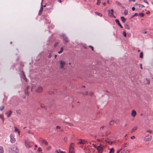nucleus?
<instances>
[{"label": "nucleus", "instance_id": "f257e3e1", "mask_svg": "<svg viewBox=\"0 0 153 153\" xmlns=\"http://www.w3.org/2000/svg\"><path fill=\"white\" fill-rule=\"evenodd\" d=\"M10 152L11 153H18L19 150L17 147L15 146L10 148Z\"/></svg>", "mask_w": 153, "mask_h": 153}, {"label": "nucleus", "instance_id": "f03ea898", "mask_svg": "<svg viewBox=\"0 0 153 153\" xmlns=\"http://www.w3.org/2000/svg\"><path fill=\"white\" fill-rule=\"evenodd\" d=\"M61 36L62 37L64 41L66 43H67L69 41L68 39L65 34L63 33L62 34Z\"/></svg>", "mask_w": 153, "mask_h": 153}, {"label": "nucleus", "instance_id": "7ed1b4c3", "mask_svg": "<svg viewBox=\"0 0 153 153\" xmlns=\"http://www.w3.org/2000/svg\"><path fill=\"white\" fill-rule=\"evenodd\" d=\"M15 135L13 134H11L10 135V142L12 143H14L16 139L14 138Z\"/></svg>", "mask_w": 153, "mask_h": 153}, {"label": "nucleus", "instance_id": "20e7f679", "mask_svg": "<svg viewBox=\"0 0 153 153\" xmlns=\"http://www.w3.org/2000/svg\"><path fill=\"white\" fill-rule=\"evenodd\" d=\"M25 145L27 148H30L33 146V143L30 141H25Z\"/></svg>", "mask_w": 153, "mask_h": 153}, {"label": "nucleus", "instance_id": "39448f33", "mask_svg": "<svg viewBox=\"0 0 153 153\" xmlns=\"http://www.w3.org/2000/svg\"><path fill=\"white\" fill-rule=\"evenodd\" d=\"M97 149L98 150V153H102L103 150V146L100 144L99 146H97Z\"/></svg>", "mask_w": 153, "mask_h": 153}, {"label": "nucleus", "instance_id": "423d86ee", "mask_svg": "<svg viewBox=\"0 0 153 153\" xmlns=\"http://www.w3.org/2000/svg\"><path fill=\"white\" fill-rule=\"evenodd\" d=\"M152 136L151 135H149L144 138V140L145 141H149L152 139Z\"/></svg>", "mask_w": 153, "mask_h": 153}, {"label": "nucleus", "instance_id": "0eeeda50", "mask_svg": "<svg viewBox=\"0 0 153 153\" xmlns=\"http://www.w3.org/2000/svg\"><path fill=\"white\" fill-rule=\"evenodd\" d=\"M108 16L111 17H112L113 16V12L114 10L113 9L111 10H108Z\"/></svg>", "mask_w": 153, "mask_h": 153}, {"label": "nucleus", "instance_id": "6e6552de", "mask_svg": "<svg viewBox=\"0 0 153 153\" xmlns=\"http://www.w3.org/2000/svg\"><path fill=\"white\" fill-rule=\"evenodd\" d=\"M60 62V66L59 68L61 69H63L64 68L63 65L65 64V62L63 61L62 60H60L59 61Z\"/></svg>", "mask_w": 153, "mask_h": 153}, {"label": "nucleus", "instance_id": "1a4fd4ad", "mask_svg": "<svg viewBox=\"0 0 153 153\" xmlns=\"http://www.w3.org/2000/svg\"><path fill=\"white\" fill-rule=\"evenodd\" d=\"M42 88L41 86H39L38 88L36 90V91L37 93H40L42 92Z\"/></svg>", "mask_w": 153, "mask_h": 153}, {"label": "nucleus", "instance_id": "9d476101", "mask_svg": "<svg viewBox=\"0 0 153 153\" xmlns=\"http://www.w3.org/2000/svg\"><path fill=\"white\" fill-rule=\"evenodd\" d=\"M39 141L43 144L47 145L48 144L47 142L45 141V140L42 139V138H40L39 139Z\"/></svg>", "mask_w": 153, "mask_h": 153}, {"label": "nucleus", "instance_id": "9b49d317", "mask_svg": "<svg viewBox=\"0 0 153 153\" xmlns=\"http://www.w3.org/2000/svg\"><path fill=\"white\" fill-rule=\"evenodd\" d=\"M43 1V0H42V2L41 3V7L39 9V13L38 14L39 15H40L41 14V13L43 10V5H42Z\"/></svg>", "mask_w": 153, "mask_h": 153}, {"label": "nucleus", "instance_id": "f8f14e48", "mask_svg": "<svg viewBox=\"0 0 153 153\" xmlns=\"http://www.w3.org/2000/svg\"><path fill=\"white\" fill-rule=\"evenodd\" d=\"M12 113V111L11 110H10L7 112L5 113L6 115L7 116V117H10Z\"/></svg>", "mask_w": 153, "mask_h": 153}, {"label": "nucleus", "instance_id": "ddd939ff", "mask_svg": "<svg viewBox=\"0 0 153 153\" xmlns=\"http://www.w3.org/2000/svg\"><path fill=\"white\" fill-rule=\"evenodd\" d=\"M115 21L116 23L119 26H120L121 28H123V26L121 25V24H120V22L119 21V20L118 19H116L115 20Z\"/></svg>", "mask_w": 153, "mask_h": 153}, {"label": "nucleus", "instance_id": "4468645a", "mask_svg": "<svg viewBox=\"0 0 153 153\" xmlns=\"http://www.w3.org/2000/svg\"><path fill=\"white\" fill-rule=\"evenodd\" d=\"M136 115V112L134 110L132 111L131 115L133 117H134Z\"/></svg>", "mask_w": 153, "mask_h": 153}, {"label": "nucleus", "instance_id": "2eb2a0df", "mask_svg": "<svg viewBox=\"0 0 153 153\" xmlns=\"http://www.w3.org/2000/svg\"><path fill=\"white\" fill-rule=\"evenodd\" d=\"M121 153H129V152L128 149H125L122 151Z\"/></svg>", "mask_w": 153, "mask_h": 153}, {"label": "nucleus", "instance_id": "dca6fc26", "mask_svg": "<svg viewBox=\"0 0 153 153\" xmlns=\"http://www.w3.org/2000/svg\"><path fill=\"white\" fill-rule=\"evenodd\" d=\"M28 88H29V87L27 86V88H26V89H25V94L27 95H29V93L28 92Z\"/></svg>", "mask_w": 153, "mask_h": 153}, {"label": "nucleus", "instance_id": "f3484780", "mask_svg": "<svg viewBox=\"0 0 153 153\" xmlns=\"http://www.w3.org/2000/svg\"><path fill=\"white\" fill-rule=\"evenodd\" d=\"M120 18L121 20L123 23H124L126 21V19L123 16H121Z\"/></svg>", "mask_w": 153, "mask_h": 153}, {"label": "nucleus", "instance_id": "a211bd4d", "mask_svg": "<svg viewBox=\"0 0 153 153\" xmlns=\"http://www.w3.org/2000/svg\"><path fill=\"white\" fill-rule=\"evenodd\" d=\"M4 150L2 146H0V153H4Z\"/></svg>", "mask_w": 153, "mask_h": 153}, {"label": "nucleus", "instance_id": "6ab92c4d", "mask_svg": "<svg viewBox=\"0 0 153 153\" xmlns=\"http://www.w3.org/2000/svg\"><path fill=\"white\" fill-rule=\"evenodd\" d=\"M74 145L73 143H72L69 146V149H74Z\"/></svg>", "mask_w": 153, "mask_h": 153}, {"label": "nucleus", "instance_id": "aec40b11", "mask_svg": "<svg viewBox=\"0 0 153 153\" xmlns=\"http://www.w3.org/2000/svg\"><path fill=\"white\" fill-rule=\"evenodd\" d=\"M80 141L79 142V144H84L85 143V141L83 140L82 139H80Z\"/></svg>", "mask_w": 153, "mask_h": 153}, {"label": "nucleus", "instance_id": "412c9836", "mask_svg": "<svg viewBox=\"0 0 153 153\" xmlns=\"http://www.w3.org/2000/svg\"><path fill=\"white\" fill-rule=\"evenodd\" d=\"M124 26H125V28H126L127 29H128V30L130 29V27H129V26L127 24H125Z\"/></svg>", "mask_w": 153, "mask_h": 153}, {"label": "nucleus", "instance_id": "4be33fe9", "mask_svg": "<svg viewBox=\"0 0 153 153\" xmlns=\"http://www.w3.org/2000/svg\"><path fill=\"white\" fill-rule=\"evenodd\" d=\"M137 127L136 126L134 127L132 130L131 131V133H133L134 132V131L136 130L137 129Z\"/></svg>", "mask_w": 153, "mask_h": 153}, {"label": "nucleus", "instance_id": "5701e85b", "mask_svg": "<svg viewBox=\"0 0 153 153\" xmlns=\"http://www.w3.org/2000/svg\"><path fill=\"white\" fill-rule=\"evenodd\" d=\"M115 3L118 5L120 6V7H122V6L121 3L117 1H115Z\"/></svg>", "mask_w": 153, "mask_h": 153}, {"label": "nucleus", "instance_id": "b1692460", "mask_svg": "<svg viewBox=\"0 0 153 153\" xmlns=\"http://www.w3.org/2000/svg\"><path fill=\"white\" fill-rule=\"evenodd\" d=\"M95 13L96 15H97L99 16H102V15L101 13L98 12H95Z\"/></svg>", "mask_w": 153, "mask_h": 153}, {"label": "nucleus", "instance_id": "393cba45", "mask_svg": "<svg viewBox=\"0 0 153 153\" xmlns=\"http://www.w3.org/2000/svg\"><path fill=\"white\" fill-rule=\"evenodd\" d=\"M74 149H69V153H74Z\"/></svg>", "mask_w": 153, "mask_h": 153}, {"label": "nucleus", "instance_id": "a878e982", "mask_svg": "<svg viewBox=\"0 0 153 153\" xmlns=\"http://www.w3.org/2000/svg\"><path fill=\"white\" fill-rule=\"evenodd\" d=\"M114 152V149L113 148H112L110 149L109 153H113Z\"/></svg>", "mask_w": 153, "mask_h": 153}, {"label": "nucleus", "instance_id": "bb28decb", "mask_svg": "<svg viewBox=\"0 0 153 153\" xmlns=\"http://www.w3.org/2000/svg\"><path fill=\"white\" fill-rule=\"evenodd\" d=\"M128 10H124V15H126L128 14Z\"/></svg>", "mask_w": 153, "mask_h": 153}, {"label": "nucleus", "instance_id": "cd10ccee", "mask_svg": "<svg viewBox=\"0 0 153 153\" xmlns=\"http://www.w3.org/2000/svg\"><path fill=\"white\" fill-rule=\"evenodd\" d=\"M0 119L2 120L3 123L4 122V118L3 115H0Z\"/></svg>", "mask_w": 153, "mask_h": 153}, {"label": "nucleus", "instance_id": "c85d7f7f", "mask_svg": "<svg viewBox=\"0 0 153 153\" xmlns=\"http://www.w3.org/2000/svg\"><path fill=\"white\" fill-rule=\"evenodd\" d=\"M128 145V143H124V144H123V145H122V147L123 148V147H126Z\"/></svg>", "mask_w": 153, "mask_h": 153}, {"label": "nucleus", "instance_id": "c756f323", "mask_svg": "<svg viewBox=\"0 0 153 153\" xmlns=\"http://www.w3.org/2000/svg\"><path fill=\"white\" fill-rule=\"evenodd\" d=\"M63 48H61V50H60V51H58V53H59V54H60L61 53H62L63 51Z\"/></svg>", "mask_w": 153, "mask_h": 153}, {"label": "nucleus", "instance_id": "7c9ffc66", "mask_svg": "<svg viewBox=\"0 0 153 153\" xmlns=\"http://www.w3.org/2000/svg\"><path fill=\"white\" fill-rule=\"evenodd\" d=\"M115 122L114 120H112L111 121L110 123H109V125H112L113 124H114Z\"/></svg>", "mask_w": 153, "mask_h": 153}, {"label": "nucleus", "instance_id": "2f4dec72", "mask_svg": "<svg viewBox=\"0 0 153 153\" xmlns=\"http://www.w3.org/2000/svg\"><path fill=\"white\" fill-rule=\"evenodd\" d=\"M140 58H142L143 57V52H140Z\"/></svg>", "mask_w": 153, "mask_h": 153}, {"label": "nucleus", "instance_id": "473e14b6", "mask_svg": "<svg viewBox=\"0 0 153 153\" xmlns=\"http://www.w3.org/2000/svg\"><path fill=\"white\" fill-rule=\"evenodd\" d=\"M138 15V14L137 13H136L134 14L131 17V18H133L134 16H137Z\"/></svg>", "mask_w": 153, "mask_h": 153}, {"label": "nucleus", "instance_id": "72a5a7b5", "mask_svg": "<svg viewBox=\"0 0 153 153\" xmlns=\"http://www.w3.org/2000/svg\"><path fill=\"white\" fill-rule=\"evenodd\" d=\"M97 5H100V0H97Z\"/></svg>", "mask_w": 153, "mask_h": 153}, {"label": "nucleus", "instance_id": "f704fd0d", "mask_svg": "<svg viewBox=\"0 0 153 153\" xmlns=\"http://www.w3.org/2000/svg\"><path fill=\"white\" fill-rule=\"evenodd\" d=\"M139 15L141 16L142 17H143L144 16V14L142 13H139Z\"/></svg>", "mask_w": 153, "mask_h": 153}, {"label": "nucleus", "instance_id": "c9c22d12", "mask_svg": "<svg viewBox=\"0 0 153 153\" xmlns=\"http://www.w3.org/2000/svg\"><path fill=\"white\" fill-rule=\"evenodd\" d=\"M123 34L124 37H126V34L125 31H123Z\"/></svg>", "mask_w": 153, "mask_h": 153}, {"label": "nucleus", "instance_id": "e433bc0d", "mask_svg": "<svg viewBox=\"0 0 153 153\" xmlns=\"http://www.w3.org/2000/svg\"><path fill=\"white\" fill-rule=\"evenodd\" d=\"M4 106H1L0 107V110L1 111H2V110H3L4 109Z\"/></svg>", "mask_w": 153, "mask_h": 153}, {"label": "nucleus", "instance_id": "4c0bfd02", "mask_svg": "<svg viewBox=\"0 0 153 153\" xmlns=\"http://www.w3.org/2000/svg\"><path fill=\"white\" fill-rule=\"evenodd\" d=\"M16 112L17 113L20 114L21 112V111L20 110H18L16 111Z\"/></svg>", "mask_w": 153, "mask_h": 153}, {"label": "nucleus", "instance_id": "58836bf2", "mask_svg": "<svg viewBox=\"0 0 153 153\" xmlns=\"http://www.w3.org/2000/svg\"><path fill=\"white\" fill-rule=\"evenodd\" d=\"M139 7H141V8H142L143 7H144V6L142 4H139Z\"/></svg>", "mask_w": 153, "mask_h": 153}, {"label": "nucleus", "instance_id": "ea45409f", "mask_svg": "<svg viewBox=\"0 0 153 153\" xmlns=\"http://www.w3.org/2000/svg\"><path fill=\"white\" fill-rule=\"evenodd\" d=\"M23 79L25 80H26V78L25 76V74H23Z\"/></svg>", "mask_w": 153, "mask_h": 153}, {"label": "nucleus", "instance_id": "a19ab883", "mask_svg": "<svg viewBox=\"0 0 153 153\" xmlns=\"http://www.w3.org/2000/svg\"><path fill=\"white\" fill-rule=\"evenodd\" d=\"M56 128L57 129H60L61 128V127L59 126H57L56 127Z\"/></svg>", "mask_w": 153, "mask_h": 153}, {"label": "nucleus", "instance_id": "79ce46f5", "mask_svg": "<svg viewBox=\"0 0 153 153\" xmlns=\"http://www.w3.org/2000/svg\"><path fill=\"white\" fill-rule=\"evenodd\" d=\"M14 128H15L14 131H17L18 132L19 131L18 129L16 127H14Z\"/></svg>", "mask_w": 153, "mask_h": 153}, {"label": "nucleus", "instance_id": "37998d69", "mask_svg": "<svg viewBox=\"0 0 153 153\" xmlns=\"http://www.w3.org/2000/svg\"><path fill=\"white\" fill-rule=\"evenodd\" d=\"M88 94V92L86 91L83 94V95H87Z\"/></svg>", "mask_w": 153, "mask_h": 153}, {"label": "nucleus", "instance_id": "c03bdc74", "mask_svg": "<svg viewBox=\"0 0 153 153\" xmlns=\"http://www.w3.org/2000/svg\"><path fill=\"white\" fill-rule=\"evenodd\" d=\"M146 132H149L150 133H152V130H147L146 131Z\"/></svg>", "mask_w": 153, "mask_h": 153}, {"label": "nucleus", "instance_id": "a18cd8bd", "mask_svg": "<svg viewBox=\"0 0 153 153\" xmlns=\"http://www.w3.org/2000/svg\"><path fill=\"white\" fill-rule=\"evenodd\" d=\"M89 47L90 48H91V49L92 50H94V48H93V47L91 46V45H89Z\"/></svg>", "mask_w": 153, "mask_h": 153}, {"label": "nucleus", "instance_id": "49530a36", "mask_svg": "<svg viewBox=\"0 0 153 153\" xmlns=\"http://www.w3.org/2000/svg\"><path fill=\"white\" fill-rule=\"evenodd\" d=\"M122 149V148L120 149L119 150H118L117 152V153H119L121 150Z\"/></svg>", "mask_w": 153, "mask_h": 153}, {"label": "nucleus", "instance_id": "de8ad7c7", "mask_svg": "<svg viewBox=\"0 0 153 153\" xmlns=\"http://www.w3.org/2000/svg\"><path fill=\"white\" fill-rule=\"evenodd\" d=\"M38 151L39 152H41V151H42V149L40 147H39L38 148Z\"/></svg>", "mask_w": 153, "mask_h": 153}, {"label": "nucleus", "instance_id": "09e8293b", "mask_svg": "<svg viewBox=\"0 0 153 153\" xmlns=\"http://www.w3.org/2000/svg\"><path fill=\"white\" fill-rule=\"evenodd\" d=\"M28 132L30 134H32V135L33 134V133L32 132H30V131H28Z\"/></svg>", "mask_w": 153, "mask_h": 153}, {"label": "nucleus", "instance_id": "8fccbe9b", "mask_svg": "<svg viewBox=\"0 0 153 153\" xmlns=\"http://www.w3.org/2000/svg\"><path fill=\"white\" fill-rule=\"evenodd\" d=\"M93 146H94V147L95 148H96L97 149V146L95 144H93Z\"/></svg>", "mask_w": 153, "mask_h": 153}, {"label": "nucleus", "instance_id": "3c124183", "mask_svg": "<svg viewBox=\"0 0 153 153\" xmlns=\"http://www.w3.org/2000/svg\"><path fill=\"white\" fill-rule=\"evenodd\" d=\"M89 94L91 95V96H92L93 95V93L92 92H90V93H89Z\"/></svg>", "mask_w": 153, "mask_h": 153}, {"label": "nucleus", "instance_id": "603ef678", "mask_svg": "<svg viewBox=\"0 0 153 153\" xmlns=\"http://www.w3.org/2000/svg\"><path fill=\"white\" fill-rule=\"evenodd\" d=\"M135 138V136H132V137H131V139H133Z\"/></svg>", "mask_w": 153, "mask_h": 153}, {"label": "nucleus", "instance_id": "864d4df0", "mask_svg": "<svg viewBox=\"0 0 153 153\" xmlns=\"http://www.w3.org/2000/svg\"><path fill=\"white\" fill-rule=\"evenodd\" d=\"M135 10V8L134 7H133L132 8V10H133V11H134V10Z\"/></svg>", "mask_w": 153, "mask_h": 153}, {"label": "nucleus", "instance_id": "5fc2aeb1", "mask_svg": "<svg viewBox=\"0 0 153 153\" xmlns=\"http://www.w3.org/2000/svg\"><path fill=\"white\" fill-rule=\"evenodd\" d=\"M67 137H65L64 138V140L65 141H66V140H67Z\"/></svg>", "mask_w": 153, "mask_h": 153}, {"label": "nucleus", "instance_id": "6e6d98bb", "mask_svg": "<svg viewBox=\"0 0 153 153\" xmlns=\"http://www.w3.org/2000/svg\"><path fill=\"white\" fill-rule=\"evenodd\" d=\"M105 142L106 143H108V144H110V141H107V140H105Z\"/></svg>", "mask_w": 153, "mask_h": 153}, {"label": "nucleus", "instance_id": "4d7b16f0", "mask_svg": "<svg viewBox=\"0 0 153 153\" xmlns=\"http://www.w3.org/2000/svg\"><path fill=\"white\" fill-rule=\"evenodd\" d=\"M59 151L60 152V153H65L63 151H61L59 149Z\"/></svg>", "mask_w": 153, "mask_h": 153}, {"label": "nucleus", "instance_id": "13d9d810", "mask_svg": "<svg viewBox=\"0 0 153 153\" xmlns=\"http://www.w3.org/2000/svg\"><path fill=\"white\" fill-rule=\"evenodd\" d=\"M143 1L144 2H145V3H147V4L148 3L147 1L146 0H144Z\"/></svg>", "mask_w": 153, "mask_h": 153}, {"label": "nucleus", "instance_id": "bf43d9fd", "mask_svg": "<svg viewBox=\"0 0 153 153\" xmlns=\"http://www.w3.org/2000/svg\"><path fill=\"white\" fill-rule=\"evenodd\" d=\"M142 33H147V31H144V32H142Z\"/></svg>", "mask_w": 153, "mask_h": 153}, {"label": "nucleus", "instance_id": "052dcab7", "mask_svg": "<svg viewBox=\"0 0 153 153\" xmlns=\"http://www.w3.org/2000/svg\"><path fill=\"white\" fill-rule=\"evenodd\" d=\"M65 123H67L68 124V125H71V124L70 123H68V122H65Z\"/></svg>", "mask_w": 153, "mask_h": 153}, {"label": "nucleus", "instance_id": "680f3d73", "mask_svg": "<svg viewBox=\"0 0 153 153\" xmlns=\"http://www.w3.org/2000/svg\"><path fill=\"white\" fill-rule=\"evenodd\" d=\"M110 144L111 145L113 143V142H110Z\"/></svg>", "mask_w": 153, "mask_h": 153}, {"label": "nucleus", "instance_id": "e2e57ef3", "mask_svg": "<svg viewBox=\"0 0 153 153\" xmlns=\"http://www.w3.org/2000/svg\"><path fill=\"white\" fill-rule=\"evenodd\" d=\"M56 153H60V152H59L58 151H57V150H56Z\"/></svg>", "mask_w": 153, "mask_h": 153}, {"label": "nucleus", "instance_id": "0e129e2a", "mask_svg": "<svg viewBox=\"0 0 153 153\" xmlns=\"http://www.w3.org/2000/svg\"><path fill=\"white\" fill-rule=\"evenodd\" d=\"M58 2H59V3H61L62 2L61 0H58Z\"/></svg>", "mask_w": 153, "mask_h": 153}, {"label": "nucleus", "instance_id": "69168bd1", "mask_svg": "<svg viewBox=\"0 0 153 153\" xmlns=\"http://www.w3.org/2000/svg\"><path fill=\"white\" fill-rule=\"evenodd\" d=\"M147 84H149V80H148V81L147 82Z\"/></svg>", "mask_w": 153, "mask_h": 153}, {"label": "nucleus", "instance_id": "338daca9", "mask_svg": "<svg viewBox=\"0 0 153 153\" xmlns=\"http://www.w3.org/2000/svg\"><path fill=\"white\" fill-rule=\"evenodd\" d=\"M51 55L50 54L49 55H48V58H51Z\"/></svg>", "mask_w": 153, "mask_h": 153}, {"label": "nucleus", "instance_id": "774afa93", "mask_svg": "<svg viewBox=\"0 0 153 153\" xmlns=\"http://www.w3.org/2000/svg\"><path fill=\"white\" fill-rule=\"evenodd\" d=\"M149 13H150V12L149 11H147L146 12V13L147 14H149Z\"/></svg>", "mask_w": 153, "mask_h": 153}]
</instances>
